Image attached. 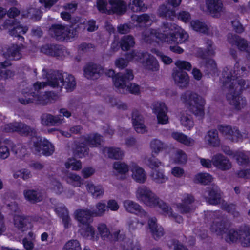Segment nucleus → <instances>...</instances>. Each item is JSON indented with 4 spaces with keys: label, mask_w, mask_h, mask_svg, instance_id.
<instances>
[{
    "label": "nucleus",
    "mask_w": 250,
    "mask_h": 250,
    "mask_svg": "<svg viewBox=\"0 0 250 250\" xmlns=\"http://www.w3.org/2000/svg\"><path fill=\"white\" fill-rule=\"evenodd\" d=\"M4 129L6 132H16L24 137H34L37 136V130L34 127L21 122H15L6 124L4 125Z\"/></svg>",
    "instance_id": "nucleus-3"
},
{
    "label": "nucleus",
    "mask_w": 250,
    "mask_h": 250,
    "mask_svg": "<svg viewBox=\"0 0 250 250\" xmlns=\"http://www.w3.org/2000/svg\"><path fill=\"white\" fill-rule=\"evenodd\" d=\"M210 230L217 235H222L227 232L228 229L224 221L221 219H217L213 222L210 227Z\"/></svg>",
    "instance_id": "nucleus-36"
},
{
    "label": "nucleus",
    "mask_w": 250,
    "mask_h": 250,
    "mask_svg": "<svg viewBox=\"0 0 250 250\" xmlns=\"http://www.w3.org/2000/svg\"><path fill=\"white\" fill-rule=\"evenodd\" d=\"M151 192L152 191L146 187L145 186H140L137 189L136 198L139 201L143 203H148L147 198L149 195L150 196Z\"/></svg>",
    "instance_id": "nucleus-39"
},
{
    "label": "nucleus",
    "mask_w": 250,
    "mask_h": 250,
    "mask_svg": "<svg viewBox=\"0 0 250 250\" xmlns=\"http://www.w3.org/2000/svg\"><path fill=\"white\" fill-rule=\"evenodd\" d=\"M33 146L37 152L46 156L51 155L54 151L53 145L45 139L37 138V141H34Z\"/></svg>",
    "instance_id": "nucleus-10"
},
{
    "label": "nucleus",
    "mask_w": 250,
    "mask_h": 250,
    "mask_svg": "<svg viewBox=\"0 0 250 250\" xmlns=\"http://www.w3.org/2000/svg\"><path fill=\"white\" fill-rule=\"evenodd\" d=\"M128 230L131 232H135L137 229L141 228L144 223L140 222L139 220L135 218H129L127 221Z\"/></svg>",
    "instance_id": "nucleus-49"
},
{
    "label": "nucleus",
    "mask_w": 250,
    "mask_h": 250,
    "mask_svg": "<svg viewBox=\"0 0 250 250\" xmlns=\"http://www.w3.org/2000/svg\"><path fill=\"white\" fill-rule=\"evenodd\" d=\"M134 78L133 71L131 69H126L125 72L118 73L114 76L113 81L116 87L124 88L127 86V82Z\"/></svg>",
    "instance_id": "nucleus-13"
},
{
    "label": "nucleus",
    "mask_w": 250,
    "mask_h": 250,
    "mask_svg": "<svg viewBox=\"0 0 250 250\" xmlns=\"http://www.w3.org/2000/svg\"><path fill=\"white\" fill-rule=\"evenodd\" d=\"M207 8L213 17L219 18L225 13V8L221 0H206Z\"/></svg>",
    "instance_id": "nucleus-15"
},
{
    "label": "nucleus",
    "mask_w": 250,
    "mask_h": 250,
    "mask_svg": "<svg viewBox=\"0 0 250 250\" xmlns=\"http://www.w3.org/2000/svg\"><path fill=\"white\" fill-rule=\"evenodd\" d=\"M158 15L163 18L172 20L176 17L175 12L173 8H171L169 4H163L160 6L158 9Z\"/></svg>",
    "instance_id": "nucleus-31"
},
{
    "label": "nucleus",
    "mask_w": 250,
    "mask_h": 250,
    "mask_svg": "<svg viewBox=\"0 0 250 250\" xmlns=\"http://www.w3.org/2000/svg\"><path fill=\"white\" fill-rule=\"evenodd\" d=\"M153 112L157 115L158 123L166 124L168 123V117L167 115V109L165 104L163 102H156L153 104Z\"/></svg>",
    "instance_id": "nucleus-14"
},
{
    "label": "nucleus",
    "mask_w": 250,
    "mask_h": 250,
    "mask_svg": "<svg viewBox=\"0 0 250 250\" xmlns=\"http://www.w3.org/2000/svg\"><path fill=\"white\" fill-rule=\"evenodd\" d=\"M41 124L44 126H58L63 121L61 115L56 116L47 113H44L41 116Z\"/></svg>",
    "instance_id": "nucleus-17"
},
{
    "label": "nucleus",
    "mask_w": 250,
    "mask_h": 250,
    "mask_svg": "<svg viewBox=\"0 0 250 250\" xmlns=\"http://www.w3.org/2000/svg\"><path fill=\"white\" fill-rule=\"evenodd\" d=\"M155 153H152L150 156H147L145 159L146 164L151 168L154 169L158 167L162 163L154 156Z\"/></svg>",
    "instance_id": "nucleus-52"
},
{
    "label": "nucleus",
    "mask_w": 250,
    "mask_h": 250,
    "mask_svg": "<svg viewBox=\"0 0 250 250\" xmlns=\"http://www.w3.org/2000/svg\"><path fill=\"white\" fill-rule=\"evenodd\" d=\"M158 33H156L154 30L151 29H146L142 33V37L144 40L146 42H150L154 39V37L157 38Z\"/></svg>",
    "instance_id": "nucleus-60"
},
{
    "label": "nucleus",
    "mask_w": 250,
    "mask_h": 250,
    "mask_svg": "<svg viewBox=\"0 0 250 250\" xmlns=\"http://www.w3.org/2000/svg\"><path fill=\"white\" fill-rule=\"evenodd\" d=\"M77 220L81 224L85 225L92 221L93 216L91 210L86 209H77L75 212Z\"/></svg>",
    "instance_id": "nucleus-26"
},
{
    "label": "nucleus",
    "mask_w": 250,
    "mask_h": 250,
    "mask_svg": "<svg viewBox=\"0 0 250 250\" xmlns=\"http://www.w3.org/2000/svg\"><path fill=\"white\" fill-rule=\"evenodd\" d=\"M80 233L83 237L92 239L94 238L95 231L92 226L88 224L84 228H82L80 230Z\"/></svg>",
    "instance_id": "nucleus-55"
},
{
    "label": "nucleus",
    "mask_w": 250,
    "mask_h": 250,
    "mask_svg": "<svg viewBox=\"0 0 250 250\" xmlns=\"http://www.w3.org/2000/svg\"><path fill=\"white\" fill-rule=\"evenodd\" d=\"M83 71L84 75L87 79L96 80L101 76L104 70L100 65L90 62L85 64Z\"/></svg>",
    "instance_id": "nucleus-11"
},
{
    "label": "nucleus",
    "mask_w": 250,
    "mask_h": 250,
    "mask_svg": "<svg viewBox=\"0 0 250 250\" xmlns=\"http://www.w3.org/2000/svg\"><path fill=\"white\" fill-rule=\"evenodd\" d=\"M202 68L208 75H214L218 71L216 63L211 59L206 60L203 63Z\"/></svg>",
    "instance_id": "nucleus-38"
},
{
    "label": "nucleus",
    "mask_w": 250,
    "mask_h": 250,
    "mask_svg": "<svg viewBox=\"0 0 250 250\" xmlns=\"http://www.w3.org/2000/svg\"><path fill=\"white\" fill-rule=\"evenodd\" d=\"M176 28V25L167 22H164L160 29L162 33H158L157 38L168 44H176L174 32L173 29Z\"/></svg>",
    "instance_id": "nucleus-5"
},
{
    "label": "nucleus",
    "mask_w": 250,
    "mask_h": 250,
    "mask_svg": "<svg viewBox=\"0 0 250 250\" xmlns=\"http://www.w3.org/2000/svg\"><path fill=\"white\" fill-rule=\"evenodd\" d=\"M106 211H108V207H106L105 203L101 202L96 205V209L91 211L94 217L102 216Z\"/></svg>",
    "instance_id": "nucleus-48"
},
{
    "label": "nucleus",
    "mask_w": 250,
    "mask_h": 250,
    "mask_svg": "<svg viewBox=\"0 0 250 250\" xmlns=\"http://www.w3.org/2000/svg\"><path fill=\"white\" fill-rule=\"evenodd\" d=\"M63 250H82L80 244L77 240L72 239L68 241Z\"/></svg>",
    "instance_id": "nucleus-58"
},
{
    "label": "nucleus",
    "mask_w": 250,
    "mask_h": 250,
    "mask_svg": "<svg viewBox=\"0 0 250 250\" xmlns=\"http://www.w3.org/2000/svg\"><path fill=\"white\" fill-rule=\"evenodd\" d=\"M192 28L196 31L207 34L208 28L207 25L198 20L192 21L190 22Z\"/></svg>",
    "instance_id": "nucleus-50"
},
{
    "label": "nucleus",
    "mask_w": 250,
    "mask_h": 250,
    "mask_svg": "<svg viewBox=\"0 0 250 250\" xmlns=\"http://www.w3.org/2000/svg\"><path fill=\"white\" fill-rule=\"evenodd\" d=\"M176 44L181 43L185 42L188 39V33L183 30L174 32Z\"/></svg>",
    "instance_id": "nucleus-61"
},
{
    "label": "nucleus",
    "mask_w": 250,
    "mask_h": 250,
    "mask_svg": "<svg viewBox=\"0 0 250 250\" xmlns=\"http://www.w3.org/2000/svg\"><path fill=\"white\" fill-rule=\"evenodd\" d=\"M205 139L208 144L212 146L216 147L220 145V141L216 129H211L208 131Z\"/></svg>",
    "instance_id": "nucleus-35"
},
{
    "label": "nucleus",
    "mask_w": 250,
    "mask_h": 250,
    "mask_svg": "<svg viewBox=\"0 0 250 250\" xmlns=\"http://www.w3.org/2000/svg\"><path fill=\"white\" fill-rule=\"evenodd\" d=\"M151 149L153 153L158 154L165 148V145L161 141L157 139H153L150 143Z\"/></svg>",
    "instance_id": "nucleus-54"
},
{
    "label": "nucleus",
    "mask_w": 250,
    "mask_h": 250,
    "mask_svg": "<svg viewBox=\"0 0 250 250\" xmlns=\"http://www.w3.org/2000/svg\"><path fill=\"white\" fill-rule=\"evenodd\" d=\"M171 136L176 141L187 146H192L195 143L193 139L188 137L182 133L174 132L171 134Z\"/></svg>",
    "instance_id": "nucleus-40"
},
{
    "label": "nucleus",
    "mask_w": 250,
    "mask_h": 250,
    "mask_svg": "<svg viewBox=\"0 0 250 250\" xmlns=\"http://www.w3.org/2000/svg\"><path fill=\"white\" fill-rule=\"evenodd\" d=\"M239 241L243 247L250 246V226L245 225L240 227Z\"/></svg>",
    "instance_id": "nucleus-32"
},
{
    "label": "nucleus",
    "mask_w": 250,
    "mask_h": 250,
    "mask_svg": "<svg viewBox=\"0 0 250 250\" xmlns=\"http://www.w3.org/2000/svg\"><path fill=\"white\" fill-rule=\"evenodd\" d=\"M167 245L169 247L173 246L174 250H188L186 247L176 239H171L168 241Z\"/></svg>",
    "instance_id": "nucleus-64"
},
{
    "label": "nucleus",
    "mask_w": 250,
    "mask_h": 250,
    "mask_svg": "<svg viewBox=\"0 0 250 250\" xmlns=\"http://www.w3.org/2000/svg\"><path fill=\"white\" fill-rule=\"evenodd\" d=\"M41 52L51 56L62 57L66 52L65 48L60 45L56 44H45L40 49Z\"/></svg>",
    "instance_id": "nucleus-12"
},
{
    "label": "nucleus",
    "mask_w": 250,
    "mask_h": 250,
    "mask_svg": "<svg viewBox=\"0 0 250 250\" xmlns=\"http://www.w3.org/2000/svg\"><path fill=\"white\" fill-rule=\"evenodd\" d=\"M246 71V68L244 66L241 67L239 62L237 61L234 66L233 72H230L229 75H228L232 79H237L241 75H243Z\"/></svg>",
    "instance_id": "nucleus-53"
},
{
    "label": "nucleus",
    "mask_w": 250,
    "mask_h": 250,
    "mask_svg": "<svg viewBox=\"0 0 250 250\" xmlns=\"http://www.w3.org/2000/svg\"><path fill=\"white\" fill-rule=\"evenodd\" d=\"M183 103L189 106V110L199 119L204 116V101L201 97L191 91H187L181 95Z\"/></svg>",
    "instance_id": "nucleus-2"
},
{
    "label": "nucleus",
    "mask_w": 250,
    "mask_h": 250,
    "mask_svg": "<svg viewBox=\"0 0 250 250\" xmlns=\"http://www.w3.org/2000/svg\"><path fill=\"white\" fill-rule=\"evenodd\" d=\"M124 206L125 210L131 213H134L136 215L144 218L148 217L146 212L138 203L127 200L124 202Z\"/></svg>",
    "instance_id": "nucleus-16"
},
{
    "label": "nucleus",
    "mask_w": 250,
    "mask_h": 250,
    "mask_svg": "<svg viewBox=\"0 0 250 250\" xmlns=\"http://www.w3.org/2000/svg\"><path fill=\"white\" fill-rule=\"evenodd\" d=\"M63 79V82H62L63 83L62 87H64L67 92L72 91L76 85L74 77L71 74L64 73Z\"/></svg>",
    "instance_id": "nucleus-37"
},
{
    "label": "nucleus",
    "mask_w": 250,
    "mask_h": 250,
    "mask_svg": "<svg viewBox=\"0 0 250 250\" xmlns=\"http://www.w3.org/2000/svg\"><path fill=\"white\" fill-rule=\"evenodd\" d=\"M24 48L22 44H12L0 47V54L6 58L19 60L22 57L21 50Z\"/></svg>",
    "instance_id": "nucleus-7"
},
{
    "label": "nucleus",
    "mask_w": 250,
    "mask_h": 250,
    "mask_svg": "<svg viewBox=\"0 0 250 250\" xmlns=\"http://www.w3.org/2000/svg\"><path fill=\"white\" fill-rule=\"evenodd\" d=\"M152 180L157 183H165L167 180V177L161 171L156 169L153 170L150 175Z\"/></svg>",
    "instance_id": "nucleus-56"
},
{
    "label": "nucleus",
    "mask_w": 250,
    "mask_h": 250,
    "mask_svg": "<svg viewBox=\"0 0 250 250\" xmlns=\"http://www.w3.org/2000/svg\"><path fill=\"white\" fill-rule=\"evenodd\" d=\"M66 181L74 187H79L82 184L81 177L73 173H68L65 177Z\"/></svg>",
    "instance_id": "nucleus-46"
},
{
    "label": "nucleus",
    "mask_w": 250,
    "mask_h": 250,
    "mask_svg": "<svg viewBox=\"0 0 250 250\" xmlns=\"http://www.w3.org/2000/svg\"><path fill=\"white\" fill-rule=\"evenodd\" d=\"M27 16L29 18L37 21L40 20L42 16V13L41 11L35 8H30L27 13Z\"/></svg>",
    "instance_id": "nucleus-59"
},
{
    "label": "nucleus",
    "mask_w": 250,
    "mask_h": 250,
    "mask_svg": "<svg viewBox=\"0 0 250 250\" xmlns=\"http://www.w3.org/2000/svg\"><path fill=\"white\" fill-rule=\"evenodd\" d=\"M128 8L133 12H145L147 9V6L143 0H130Z\"/></svg>",
    "instance_id": "nucleus-42"
},
{
    "label": "nucleus",
    "mask_w": 250,
    "mask_h": 250,
    "mask_svg": "<svg viewBox=\"0 0 250 250\" xmlns=\"http://www.w3.org/2000/svg\"><path fill=\"white\" fill-rule=\"evenodd\" d=\"M23 195L25 198L32 203L39 202L42 200V193L38 189H25Z\"/></svg>",
    "instance_id": "nucleus-30"
},
{
    "label": "nucleus",
    "mask_w": 250,
    "mask_h": 250,
    "mask_svg": "<svg viewBox=\"0 0 250 250\" xmlns=\"http://www.w3.org/2000/svg\"><path fill=\"white\" fill-rule=\"evenodd\" d=\"M43 77L47 78V85L54 88L61 90L62 88L63 83V73L58 70H50L47 72L45 69H42Z\"/></svg>",
    "instance_id": "nucleus-4"
},
{
    "label": "nucleus",
    "mask_w": 250,
    "mask_h": 250,
    "mask_svg": "<svg viewBox=\"0 0 250 250\" xmlns=\"http://www.w3.org/2000/svg\"><path fill=\"white\" fill-rule=\"evenodd\" d=\"M175 83L181 88H185L189 83V77L187 72L181 70H175L172 74Z\"/></svg>",
    "instance_id": "nucleus-23"
},
{
    "label": "nucleus",
    "mask_w": 250,
    "mask_h": 250,
    "mask_svg": "<svg viewBox=\"0 0 250 250\" xmlns=\"http://www.w3.org/2000/svg\"><path fill=\"white\" fill-rule=\"evenodd\" d=\"M109 3L111 6L107 14L116 13L122 15L126 11V4L121 0H109Z\"/></svg>",
    "instance_id": "nucleus-25"
},
{
    "label": "nucleus",
    "mask_w": 250,
    "mask_h": 250,
    "mask_svg": "<svg viewBox=\"0 0 250 250\" xmlns=\"http://www.w3.org/2000/svg\"><path fill=\"white\" fill-rule=\"evenodd\" d=\"M148 203H144V204L146 205L149 207H155L158 206L159 208L165 212L167 213H170L171 214V209L162 200L160 199L156 195V194L152 191L150 194V196L147 198Z\"/></svg>",
    "instance_id": "nucleus-18"
},
{
    "label": "nucleus",
    "mask_w": 250,
    "mask_h": 250,
    "mask_svg": "<svg viewBox=\"0 0 250 250\" xmlns=\"http://www.w3.org/2000/svg\"><path fill=\"white\" fill-rule=\"evenodd\" d=\"M236 46L241 51L250 52V43L243 38H240Z\"/></svg>",
    "instance_id": "nucleus-63"
},
{
    "label": "nucleus",
    "mask_w": 250,
    "mask_h": 250,
    "mask_svg": "<svg viewBox=\"0 0 250 250\" xmlns=\"http://www.w3.org/2000/svg\"><path fill=\"white\" fill-rule=\"evenodd\" d=\"M212 180V176L207 173H199L195 178V182L206 185L209 184Z\"/></svg>",
    "instance_id": "nucleus-51"
},
{
    "label": "nucleus",
    "mask_w": 250,
    "mask_h": 250,
    "mask_svg": "<svg viewBox=\"0 0 250 250\" xmlns=\"http://www.w3.org/2000/svg\"><path fill=\"white\" fill-rule=\"evenodd\" d=\"M132 124L134 129L138 133H143L146 131V127L143 124V116L138 111L135 110L132 114Z\"/></svg>",
    "instance_id": "nucleus-27"
},
{
    "label": "nucleus",
    "mask_w": 250,
    "mask_h": 250,
    "mask_svg": "<svg viewBox=\"0 0 250 250\" xmlns=\"http://www.w3.org/2000/svg\"><path fill=\"white\" fill-rule=\"evenodd\" d=\"M102 150L104 154L107 155L109 158L112 159H120L124 156L123 152L119 148L105 147Z\"/></svg>",
    "instance_id": "nucleus-41"
},
{
    "label": "nucleus",
    "mask_w": 250,
    "mask_h": 250,
    "mask_svg": "<svg viewBox=\"0 0 250 250\" xmlns=\"http://www.w3.org/2000/svg\"><path fill=\"white\" fill-rule=\"evenodd\" d=\"M88 148L85 144L78 142L76 143L74 153L76 156L81 158L88 154Z\"/></svg>",
    "instance_id": "nucleus-45"
},
{
    "label": "nucleus",
    "mask_w": 250,
    "mask_h": 250,
    "mask_svg": "<svg viewBox=\"0 0 250 250\" xmlns=\"http://www.w3.org/2000/svg\"><path fill=\"white\" fill-rule=\"evenodd\" d=\"M14 225L19 231L22 232L31 228L30 219L26 216H15L14 218Z\"/></svg>",
    "instance_id": "nucleus-20"
},
{
    "label": "nucleus",
    "mask_w": 250,
    "mask_h": 250,
    "mask_svg": "<svg viewBox=\"0 0 250 250\" xmlns=\"http://www.w3.org/2000/svg\"><path fill=\"white\" fill-rule=\"evenodd\" d=\"M218 129L227 139L232 142H238L242 138V135L236 127L219 125Z\"/></svg>",
    "instance_id": "nucleus-9"
},
{
    "label": "nucleus",
    "mask_w": 250,
    "mask_h": 250,
    "mask_svg": "<svg viewBox=\"0 0 250 250\" xmlns=\"http://www.w3.org/2000/svg\"><path fill=\"white\" fill-rule=\"evenodd\" d=\"M85 143L90 147H97L103 141L102 136L98 133H91L83 137Z\"/></svg>",
    "instance_id": "nucleus-34"
},
{
    "label": "nucleus",
    "mask_w": 250,
    "mask_h": 250,
    "mask_svg": "<svg viewBox=\"0 0 250 250\" xmlns=\"http://www.w3.org/2000/svg\"><path fill=\"white\" fill-rule=\"evenodd\" d=\"M85 187L87 191L91 194L94 198L100 199L104 195V188L100 185H95L92 182H88L86 183Z\"/></svg>",
    "instance_id": "nucleus-29"
},
{
    "label": "nucleus",
    "mask_w": 250,
    "mask_h": 250,
    "mask_svg": "<svg viewBox=\"0 0 250 250\" xmlns=\"http://www.w3.org/2000/svg\"><path fill=\"white\" fill-rule=\"evenodd\" d=\"M67 26L60 24H52L49 28V32L52 37L58 41L65 40Z\"/></svg>",
    "instance_id": "nucleus-19"
},
{
    "label": "nucleus",
    "mask_w": 250,
    "mask_h": 250,
    "mask_svg": "<svg viewBox=\"0 0 250 250\" xmlns=\"http://www.w3.org/2000/svg\"><path fill=\"white\" fill-rule=\"evenodd\" d=\"M65 166L67 168H71L72 170H79L82 168V164L80 161L75 159H70L65 163Z\"/></svg>",
    "instance_id": "nucleus-62"
},
{
    "label": "nucleus",
    "mask_w": 250,
    "mask_h": 250,
    "mask_svg": "<svg viewBox=\"0 0 250 250\" xmlns=\"http://www.w3.org/2000/svg\"><path fill=\"white\" fill-rule=\"evenodd\" d=\"M239 237H240V229L238 231L234 229H231L228 232L226 240L229 242H234L238 240H239Z\"/></svg>",
    "instance_id": "nucleus-57"
},
{
    "label": "nucleus",
    "mask_w": 250,
    "mask_h": 250,
    "mask_svg": "<svg viewBox=\"0 0 250 250\" xmlns=\"http://www.w3.org/2000/svg\"><path fill=\"white\" fill-rule=\"evenodd\" d=\"M134 44V38L130 35L124 36L120 41V46L123 51L129 50Z\"/></svg>",
    "instance_id": "nucleus-44"
},
{
    "label": "nucleus",
    "mask_w": 250,
    "mask_h": 250,
    "mask_svg": "<svg viewBox=\"0 0 250 250\" xmlns=\"http://www.w3.org/2000/svg\"><path fill=\"white\" fill-rule=\"evenodd\" d=\"M221 192L219 188L212 185L211 187H208L204 194V197L207 202L211 205H217L221 203Z\"/></svg>",
    "instance_id": "nucleus-8"
},
{
    "label": "nucleus",
    "mask_w": 250,
    "mask_h": 250,
    "mask_svg": "<svg viewBox=\"0 0 250 250\" xmlns=\"http://www.w3.org/2000/svg\"><path fill=\"white\" fill-rule=\"evenodd\" d=\"M212 162L215 167L222 170H229L231 167V163L229 160L220 153L215 155L212 157Z\"/></svg>",
    "instance_id": "nucleus-21"
},
{
    "label": "nucleus",
    "mask_w": 250,
    "mask_h": 250,
    "mask_svg": "<svg viewBox=\"0 0 250 250\" xmlns=\"http://www.w3.org/2000/svg\"><path fill=\"white\" fill-rule=\"evenodd\" d=\"M194 198L191 195L188 194L182 200V202L177 205V207L182 213H190L194 210L192 204Z\"/></svg>",
    "instance_id": "nucleus-24"
},
{
    "label": "nucleus",
    "mask_w": 250,
    "mask_h": 250,
    "mask_svg": "<svg viewBox=\"0 0 250 250\" xmlns=\"http://www.w3.org/2000/svg\"><path fill=\"white\" fill-rule=\"evenodd\" d=\"M53 95V93L51 92L44 91L43 93L39 94L34 98L27 97L26 96H24V97L19 98V101L23 104L35 102L38 104L45 105L50 102L51 100L52 99Z\"/></svg>",
    "instance_id": "nucleus-6"
},
{
    "label": "nucleus",
    "mask_w": 250,
    "mask_h": 250,
    "mask_svg": "<svg viewBox=\"0 0 250 250\" xmlns=\"http://www.w3.org/2000/svg\"><path fill=\"white\" fill-rule=\"evenodd\" d=\"M146 68L155 71L159 69V64L156 58L152 55H148L145 64Z\"/></svg>",
    "instance_id": "nucleus-47"
},
{
    "label": "nucleus",
    "mask_w": 250,
    "mask_h": 250,
    "mask_svg": "<svg viewBox=\"0 0 250 250\" xmlns=\"http://www.w3.org/2000/svg\"><path fill=\"white\" fill-rule=\"evenodd\" d=\"M47 84L45 82H37L33 85V89L31 91L27 94V97L34 98L39 94L43 93L45 91L44 88L47 86Z\"/></svg>",
    "instance_id": "nucleus-43"
},
{
    "label": "nucleus",
    "mask_w": 250,
    "mask_h": 250,
    "mask_svg": "<svg viewBox=\"0 0 250 250\" xmlns=\"http://www.w3.org/2000/svg\"><path fill=\"white\" fill-rule=\"evenodd\" d=\"M131 171L132 172V177L137 183L143 184L146 180V174L143 168L138 166L136 164L132 166Z\"/></svg>",
    "instance_id": "nucleus-28"
},
{
    "label": "nucleus",
    "mask_w": 250,
    "mask_h": 250,
    "mask_svg": "<svg viewBox=\"0 0 250 250\" xmlns=\"http://www.w3.org/2000/svg\"><path fill=\"white\" fill-rule=\"evenodd\" d=\"M55 211L58 215L62 219L64 227L67 228L69 227L70 217L69 215L68 211L66 207L62 205L55 208Z\"/></svg>",
    "instance_id": "nucleus-33"
},
{
    "label": "nucleus",
    "mask_w": 250,
    "mask_h": 250,
    "mask_svg": "<svg viewBox=\"0 0 250 250\" xmlns=\"http://www.w3.org/2000/svg\"><path fill=\"white\" fill-rule=\"evenodd\" d=\"M221 79L224 90H227L226 97L230 104L237 110H240L247 104L245 98L240 96L243 90L250 88V81L242 78L232 79L229 75Z\"/></svg>",
    "instance_id": "nucleus-1"
},
{
    "label": "nucleus",
    "mask_w": 250,
    "mask_h": 250,
    "mask_svg": "<svg viewBox=\"0 0 250 250\" xmlns=\"http://www.w3.org/2000/svg\"><path fill=\"white\" fill-rule=\"evenodd\" d=\"M156 222V218H150L148 221V225L152 237L155 240H158L164 235L165 231L164 229L159 226Z\"/></svg>",
    "instance_id": "nucleus-22"
}]
</instances>
